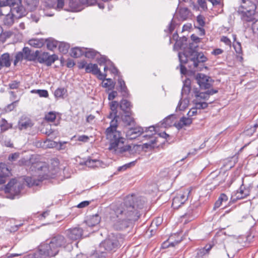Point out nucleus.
Here are the masks:
<instances>
[{"label":"nucleus","mask_w":258,"mask_h":258,"mask_svg":"<svg viewBox=\"0 0 258 258\" xmlns=\"http://www.w3.org/2000/svg\"><path fill=\"white\" fill-rule=\"evenodd\" d=\"M38 169H40V170L42 171V173H40V176H42V178L43 179L50 178L53 174V173L50 171L48 166L45 163H44L42 166L38 167Z\"/></svg>","instance_id":"obj_18"},{"label":"nucleus","mask_w":258,"mask_h":258,"mask_svg":"<svg viewBox=\"0 0 258 258\" xmlns=\"http://www.w3.org/2000/svg\"><path fill=\"white\" fill-rule=\"evenodd\" d=\"M249 195V191L248 189L245 188L242 185L240 186L239 190L236 193L237 199H241L246 198Z\"/></svg>","instance_id":"obj_24"},{"label":"nucleus","mask_w":258,"mask_h":258,"mask_svg":"<svg viewBox=\"0 0 258 258\" xmlns=\"http://www.w3.org/2000/svg\"><path fill=\"white\" fill-rule=\"evenodd\" d=\"M14 17L12 13L7 15L4 19V24L8 26L12 25L14 22Z\"/></svg>","instance_id":"obj_30"},{"label":"nucleus","mask_w":258,"mask_h":258,"mask_svg":"<svg viewBox=\"0 0 258 258\" xmlns=\"http://www.w3.org/2000/svg\"><path fill=\"white\" fill-rule=\"evenodd\" d=\"M180 241V240L175 241V242H171L170 243H169L168 242H165L163 243L162 247L163 248H166L169 246H174L176 244H177Z\"/></svg>","instance_id":"obj_54"},{"label":"nucleus","mask_w":258,"mask_h":258,"mask_svg":"<svg viewBox=\"0 0 258 258\" xmlns=\"http://www.w3.org/2000/svg\"><path fill=\"white\" fill-rule=\"evenodd\" d=\"M68 237L72 240H77L81 238L83 230L80 227H75L67 230Z\"/></svg>","instance_id":"obj_12"},{"label":"nucleus","mask_w":258,"mask_h":258,"mask_svg":"<svg viewBox=\"0 0 258 258\" xmlns=\"http://www.w3.org/2000/svg\"><path fill=\"white\" fill-rule=\"evenodd\" d=\"M177 15L182 20L188 19L190 16V12L187 8H180L178 11Z\"/></svg>","instance_id":"obj_19"},{"label":"nucleus","mask_w":258,"mask_h":258,"mask_svg":"<svg viewBox=\"0 0 258 258\" xmlns=\"http://www.w3.org/2000/svg\"><path fill=\"white\" fill-rule=\"evenodd\" d=\"M162 221L163 220L161 218L157 217L152 222L151 227H154V226L157 227L159 226L162 223Z\"/></svg>","instance_id":"obj_52"},{"label":"nucleus","mask_w":258,"mask_h":258,"mask_svg":"<svg viewBox=\"0 0 258 258\" xmlns=\"http://www.w3.org/2000/svg\"><path fill=\"white\" fill-rule=\"evenodd\" d=\"M135 164V161L131 162L129 163L126 164L122 166H120L118 168V171H125L127 168H129L131 167V166L134 165Z\"/></svg>","instance_id":"obj_47"},{"label":"nucleus","mask_w":258,"mask_h":258,"mask_svg":"<svg viewBox=\"0 0 258 258\" xmlns=\"http://www.w3.org/2000/svg\"><path fill=\"white\" fill-rule=\"evenodd\" d=\"M197 21L199 26L203 27L205 25V22L203 17L202 16H198L197 18Z\"/></svg>","instance_id":"obj_57"},{"label":"nucleus","mask_w":258,"mask_h":258,"mask_svg":"<svg viewBox=\"0 0 258 258\" xmlns=\"http://www.w3.org/2000/svg\"><path fill=\"white\" fill-rule=\"evenodd\" d=\"M9 6L11 9V13L15 18H21L24 16L26 14V10L22 6L21 0H10Z\"/></svg>","instance_id":"obj_6"},{"label":"nucleus","mask_w":258,"mask_h":258,"mask_svg":"<svg viewBox=\"0 0 258 258\" xmlns=\"http://www.w3.org/2000/svg\"><path fill=\"white\" fill-rule=\"evenodd\" d=\"M58 48L60 52L66 53L70 48V45L63 42H58Z\"/></svg>","instance_id":"obj_32"},{"label":"nucleus","mask_w":258,"mask_h":258,"mask_svg":"<svg viewBox=\"0 0 258 258\" xmlns=\"http://www.w3.org/2000/svg\"><path fill=\"white\" fill-rule=\"evenodd\" d=\"M118 122L116 120H111L110 126L105 131V135L109 146L108 149L117 155H122L126 152H130L131 146L124 145L125 139L121 133L116 130Z\"/></svg>","instance_id":"obj_2"},{"label":"nucleus","mask_w":258,"mask_h":258,"mask_svg":"<svg viewBox=\"0 0 258 258\" xmlns=\"http://www.w3.org/2000/svg\"><path fill=\"white\" fill-rule=\"evenodd\" d=\"M85 164L89 167L94 168L101 166V162L97 159H88L85 162Z\"/></svg>","instance_id":"obj_25"},{"label":"nucleus","mask_w":258,"mask_h":258,"mask_svg":"<svg viewBox=\"0 0 258 258\" xmlns=\"http://www.w3.org/2000/svg\"><path fill=\"white\" fill-rule=\"evenodd\" d=\"M227 196L224 194H221L218 200L216 202L215 204V208H219L222 205V202H227Z\"/></svg>","instance_id":"obj_35"},{"label":"nucleus","mask_w":258,"mask_h":258,"mask_svg":"<svg viewBox=\"0 0 258 258\" xmlns=\"http://www.w3.org/2000/svg\"><path fill=\"white\" fill-rule=\"evenodd\" d=\"M195 96L197 99H202L204 100H207L209 98L208 93L207 92H200L197 89H196L194 91Z\"/></svg>","instance_id":"obj_28"},{"label":"nucleus","mask_w":258,"mask_h":258,"mask_svg":"<svg viewBox=\"0 0 258 258\" xmlns=\"http://www.w3.org/2000/svg\"><path fill=\"white\" fill-rule=\"evenodd\" d=\"M31 92L38 94L40 97H47L48 96V93L45 90H33Z\"/></svg>","instance_id":"obj_41"},{"label":"nucleus","mask_w":258,"mask_h":258,"mask_svg":"<svg viewBox=\"0 0 258 258\" xmlns=\"http://www.w3.org/2000/svg\"><path fill=\"white\" fill-rule=\"evenodd\" d=\"M87 51H85V56L89 58H94L98 54V52L93 49H86Z\"/></svg>","instance_id":"obj_37"},{"label":"nucleus","mask_w":258,"mask_h":258,"mask_svg":"<svg viewBox=\"0 0 258 258\" xmlns=\"http://www.w3.org/2000/svg\"><path fill=\"white\" fill-rule=\"evenodd\" d=\"M189 104V100L185 98L183 100H180L178 103V106L176 108V109H178L179 110H183L185 108H186Z\"/></svg>","instance_id":"obj_33"},{"label":"nucleus","mask_w":258,"mask_h":258,"mask_svg":"<svg viewBox=\"0 0 258 258\" xmlns=\"http://www.w3.org/2000/svg\"><path fill=\"white\" fill-rule=\"evenodd\" d=\"M83 53L82 49L79 47H75L71 50V55L72 56L77 58L81 56Z\"/></svg>","instance_id":"obj_34"},{"label":"nucleus","mask_w":258,"mask_h":258,"mask_svg":"<svg viewBox=\"0 0 258 258\" xmlns=\"http://www.w3.org/2000/svg\"><path fill=\"white\" fill-rule=\"evenodd\" d=\"M11 62L10 58V54L8 53L3 54L0 56V70L4 67L9 68L10 67Z\"/></svg>","instance_id":"obj_17"},{"label":"nucleus","mask_w":258,"mask_h":258,"mask_svg":"<svg viewBox=\"0 0 258 258\" xmlns=\"http://www.w3.org/2000/svg\"><path fill=\"white\" fill-rule=\"evenodd\" d=\"M56 3V6H55V9L58 11L61 10L64 6V0H53Z\"/></svg>","instance_id":"obj_46"},{"label":"nucleus","mask_w":258,"mask_h":258,"mask_svg":"<svg viewBox=\"0 0 258 258\" xmlns=\"http://www.w3.org/2000/svg\"><path fill=\"white\" fill-rule=\"evenodd\" d=\"M56 118L55 113L53 112H50L45 115V119L47 121L52 122Z\"/></svg>","instance_id":"obj_45"},{"label":"nucleus","mask_w":258,"mask_h":258,"mask_svg":"<svg viewBox=\"0 0 258 258\" xmlns=\"http://www.w3.org/2000/svg\"><path fill=\"white\" fill-rule=\"evenodd\" d=\"M89 138L87 136L82 135L78 137V140L84 142H87L88 141Z\"/></svg>","instance_id":"obj_61"},{"label":"nucleus","mask_w":258,"mask_h":258,"mask_svg":"<svg viewBox=\"0 0 258 258\" xmlns=\"http://www.w3.org/2000/svg\"><path fill=\"white\" fill-rule=\"evenodd\" d=\"M23 57H24V54H23V52H18L15 56L16 61H20L23 59Z\"/></svg>","instance_id":"obj_64"},{"label":"nucleus","mask_w":258,"mask_h":258,"mask_svg":"<svg viewBox=\"0 0 258 258\" xmlns=\"http://www.w3.org/2000/svg\"><path fill=\"white\" fill-rule=\"evenodd\" d=\"M144 132L143 128L140 126L130 128L126 132V136L130 140L136 139Z\"/></svg>","instance_id":"obj_13"},{"label":"nucleus","mask_w":258,"mask_h":258,"mask_svg":"<svg viewBox=\"0 0 258 258\" xmlns=\"http://www.w3.org/2000/svg\"><path fill=\"white\" fill-rule=\"evenodd\" d=\"M90 204V202L88 201H83L80 204H79L77 207L78 208H83L87 206H88Z\"/></svg>","instance_id":"obj_59"},{"label":"nucleus","mask_w":258,"mask_h":258,"mask_svg":"<svg viewBox=\"0 0 258 258\" xmlns=\"http://www.w3.org/2000/svg\"><path fill=\"white\" fill-rule=\"evenodd\" d=\"M221 41L222 42H223L225 44L227 45H231V41L226 36H222L221 38Z\"/></svg>","instance_id":"obj_60"},{"label":"nucleus","mask_w":258,"mask_h":258,"mask_svg":"<svg viewBox=\"0 0 258 258\" xmlns=\"http://www.w3.org/2000/svg\"><path fill=\"white\" fill-rule=\"evenodd\" d=\"M11 174V171L7 165L0 163V185L5 183Z\"/></svg>","instance_id":"obj_11"},{"label":"nucleus","mask_w":258,"mask_h":258,"mask_svg":"<svg viewBox=\"0 0 258 258\" xmlns=\"http://www.w3.org/2000/svg\"><path fill=\"white\" fill-rule=\"evenodd\" d=\"M101 218L98 214H95L89 216L87 217L86 223L90 227H95L97 226L100 222Z\"/></svg>","instance_id":"obj_16"},{"label":"nucleus","mask_w":258,"mask_h":258,"mask_svg":"<svg viewBox=\"0 0 258 258\" xmlns=\"http://www.w3.org/2000/svg\"><path fill=\"white\" fill-rule=\"evenodd\" d=\"M117 95V92L116 91H112L108 95V99L109 100H112L115 98V97Z\"/></svg>","instance_id":"obj_63"},{"label":"nucleus","mask_w":258,"mask_h":258,"mask_svg":"<svg viewBox=\"0 0 258 258\" xmlns=\"http://www.w3.org/2000/svg\"><path fill=\"white\" fill-rule=\"evenodd\" d=\"M44 41L43 39H31L29 42L28 44L35 48H40L44 44Z\"/></svg>","instance_id":"obj_23"},{"label":"nucleus","mask_w":258,"mask_h":258,"mask_svg":"<svg viewBox=\"0 0 258 258\" xmlns=\"http://www.w3.org/2000/svg\"><path fill=\"white\" fill-rule=\"evenodd\" d=\"M135 201L138 202L135 196H127L122 203L110 206L109 218L115 230H124L138 219L140 214L136 208H142V204H135Z\"/></svg>","instance_id":"obj_1"},{"label":"nucleus","mask_w":258,"mask_h":258,"mask_svg":"<svg viewBox=\"0 0 258 258\" xmlns=\"http://www.w3.org/2000/svg\"><path fill=\"white\" fill-rule=\"evenodd\" d=\"M19 157V154L18 153H15L10 155L9 156V160L11 161H15L18 159Z\"/></svg>","instance_id":"obj_55"},{"label":"nucleus","mask_w":258,"mask_h":258,"mask_svg":"<svg viewBox=\"0 0 258 258\" xmlns=\"http://www.w3.org/2000/svg\"><path fill=\"white\" fill-rule=\"evenodd\" d=\"M47 47L49 50H53L58 45V41L53 39H48L46 40Z\"/></svg>","instance_id":"obj_27"},{"label":"nucleus","mask_w":258,"mask_h":258,"mask_svg":"<svg viewBox=\"0 0 258 258\" xmlns=\"http://www.w3.org/2000/svg\"><path fill=\"white\" fill-rule=\"evenodd\" d=\"M20 84L19 81H13L9 84V86L11 89H16L19 87Z\"/></svg>","instance_id":"obj_48"},{"label":"nucleus","mask_w":258,"mask_h":258,"mask_svg":"<svg viewBox=\"0 0 258 258\" xmlns=\"http://www.w3.org/2000/svg\"><path fill=\"white\" fill-rule=\"evenodd\" d=\"M67 142H59L58 143L56 142H53L52 144H51L52 145H55V146L57 148V149L59 150H64L66 149V147L64 145L67 144Z\"/></svg>","instance_id":"obj_43"},{"label":"nucleus","mask_w":258,"mask_h":258,"mask_svg":"<svg viewBox=\"0 0 258 258\" xmlns=\"http://www.w3.org/2000/svg\"><path fill=\"white\" fill-rule=\"evenodd\" d=\"M97 61L99 65L101 66L107 63V60L104 56H101L99 58H97Z\"/></svg>","instance_id":"obj_58"},{"label":"nucleus","mask_w":258,"mask_h":258,"mask_svg":"<svg viewBox=\"0 0 258 258\" xmlns=\"http://www.w3.org/2000/svg\"><path fill=\"white\" fill-rule=\"evenodd\" d=\"M119 105L117 101H112L110 105V109L111 111L108 115V118L111 120H116L118 121V118H119V115H117V108Z\"/></svg>","instance_id":"obj_15"},{"label":"nucleus","mask_w":258,"mask_h":258,"mask_svg":"<svg viewBox=\"0 0 258 258\" xmlns=\"http://www.w3.org/2000/svg\"><path fill=\"white\" fill-rule=\"evenodd\" d=\"M195 107L197 109H205L208 107V103L205 102H196Z\"/></svg>","instance_id":"obj_44"},{"label":"nucleus","mask_w":258,"mask_h":258,"mask_svg":"<svg viewBox=\"0 0 258 258\" xmlns=\"http://www.w3.org/2000/svg\"><path fill=\"white\" fill-rule=\"evenodd\" d=\"M173 115H170L166 117L162 122V125L164 127L170 126L172 124H174L173 119L174 118Z\"/></svg>","instance_id":"obj_31"},{"label":"nucleus","mask_w":258,"mask_h":258,"mask_svg":"<svg viewBox=\"0 0 258 258\" xmlns=\"http://www.w3.org/2000/svg\"><path fill=\"white\" fill-rule=\"evenodd\" d=\"M22 188V184L15 179H12L6 185L5 191L10 194V198L14 199L16 196L20 194Z\"/></svg>","instance_id":"obj_7"},{"label":"nucleus","mask_w":258,"mask_h":258,"mask_svg":"<svg viewBox=\"0 0 258 258\" xmlns=\"http://www.w3.org/2000/svg\"><path fill=\"white\" fill-rule=\"evenodd\" d=\"M30 50L28 47H25L23 49V53H24L25 57L26 58L30 60L31 59V57L30 56Z\"/></svg>","instance_id":"obj_53"},{"label":"nucleus","mask_w":258,"mask_h":258,"mask_svg":"<svg viewBox=\"0 0 258 258\" xmlns=\"http://www.w3.org/2000/svg\"><path fill=\"white\" fill-rule=\"evenodd\" d=\"M67 93V90L64 88H58L54 92L56 98H63Z\"/></svg>","instance_id":"obj_36"},{"label":"nucleus","mask_w":258,"mask_h":258,"mask_svg":"<svg viewBox=\"0 0 258 258\" xmlns=\"http://www.w3.org/2000/svg\"><path fill=\"white\" fill-rule=\"evenodd\" d=\"M32 125L31 121L28 118L21 119L18 123V127L20 130H25Z\"/></svg>","instance_id":"obj_20"},{"label":"nucleus","mask_w":258,"mask_h":258,"mask_svg":"<svg viewBox=\"0 0 258 258\" xmlns=\"http://www.w3.org/2000/svg\"><path fill=\"white\" fill-rule=\"evenodd\" d=\"M0 126L2 130L5 131L11 127V125L8 123L5 119L2 118L0 119Z\"/></svg>","instance_id":"obj_39"},{"label":"nucleus","mask_w":258,"mask_h":258,"mask_svg":"<svg viewBox=\"0 0 258 258\" xmlns=\"http://www.w3.org/2000/svg\"><path fill=\"white\" fill-rule=\"evenodd\" d=\"M57 59V57L56 55H49L48 54L47 57V61L45 62V64L47 66H50L52 63H53L55 60Z\"/></svg>","instance_id":"obj_40"},{"label":"nucleus","mask_w":258,"mask_h":258,"mask_svg":"<svg viewBox=\"0 0 258 258\" xmlns=\"http://www.w3.org/2000/svg\"><path fill=\"white\" fill-rule=\"evenodd\" d=\"M49 53L48 52H43L37 57V60L40 63H45L47 61V57Z\"/></svg>","instance_id":"obj_42"},{"label":"nucleus","mask_w":258,"mask_h":258,"mask_svg":"<svg viewBox=\"0 0 258 258\" xmlns=\"http://www.w3.org/2000/svg\"><path fill=\"white\" fill-rule=\"evenodd\" d=\"M25 2L28 9L31 11L34 10L39 3L38 0H25Z\"/></svg>","instance_id":"obj_29"},{"label":"nucleus","mask_w":258,"mask_h":258,"mask_svg":"<svg viewBox=\"0 0 258 258\" xmlns=\"http://www.w3.org/2000/svg\"><path fill=\"white\" fill-rule=\"evenodd\" d=\"M41 131L43 134L48 136H49L53 133V131L51 130L50 125L46 126L45 127H43Z\"/></svg>","instance_id":"obj_49"},{"label":"nucleus","mask_w":258,"mask_h":258,"mask_svg":"<svg viewBox=\"0 0 258 258\" xmlns=\"http://www.w3.org/2000/svg\"><path fill=\"white\" fill-rule=\"evenodd\" d=\"M123 242V237L120 234L112 233L100 244L98 249L93 253L92 256L103 258L106 251L116 250Z\"/></svg>","instance_id":"obj_4"},{"label":"nucleus","mask_w":258,"mask_h":258,"mask_svg":"<svg viewBox=\"0 0 258 258\" xmlns=\"http://www.w3.org/2000/svg\"><path fill=\"white\" fill-rule=\"evenodd\" d=\"M187 38L185 37H183L179 40H177L174 44V48L178 47H181L183 45V42H186Z\"/></svg>","instance_id":"obj_51"},{"label":"nucleus","mask_w":258,"mask_h":258,"mask_svg":"<svg viewBox=\"0 0 258 258\" xmlns=\"http://www.w3.org/2000/svg\"><path fill=\"white\" fill-rule=\"evenodd\" d=\"M190 190L188 189L178 193L173 199L172 207L178 209L187 200Z\"/></svg>","instance_id":"obj_8"},{"label":"nucleus","mask_w":258,"mask_h":258,"mask_svg":"<svg viewBox=\"0 0 258 258\" xmlns=\"http://www.w3.org/2000/svg\"><path fill=\"white\" fill-rule=\"evenodd\" d=\"M146 132H150L151 133L148 135H146L144 137H150L156 133L155 127L154 126H150L148 128L146 127L145 129Z\"/></svg>","instance_id":"obj_50"},{"label":"nucleus","mask_w":258,"mask_h":258,"mask_svg":"<svg viewBox=\"0 0 258 258\" xmlns=\"http://www.w3.org/2000/svg\"><path fill=\"white\" fill-rule=\"evenodd\" d=\"M121 116V118L123 123L127 125H132L134 123V119L131 116V112L124 113Z\"/></svg>","instance_id":"obj_21"},{"label":"nucleus","mask_w":258,"mask_h":258,"mask_svg":"<svg viewBox=\"0 0 258 258\" xmlns=\"http://www.w3.org/2000/svg\"><path fill=\"white\" fill-rule=\"evenodd\" d=\"M214 247V245L211 244L206 245L204 248L200 249L198 252V255L199 256H202L207 254H208L210 250Z\"/></svg>","instance_id":"obj_26"},{"label":"nucleus","mask_w":258,"mask_h":258,"mask_svg":"<svg viewBox=\"0 0 258 258\" xmlns=\"http://www.w3.org/2000/svg\"><path fill=\"white\" fill-rule=\"evenodd\" d=\"M103 81L102 82V86L104 88H108L109 89H112L113 88V85L112 84L113 82L110 79H107L105 80V78L104 80H102Z\"/></svg>","instance_id":"obj_38"},{"label":"nucleus","mask_w":258,"mask_h":258,"mask_svg":"<svg viewBox=\"0 0 258 258\" xmlns=\"http://www.w3.org/2000/svg\"><path fill=\"white\" fill-rule=\"evenodd\" d=\"M197 114V109L196 107L192 108L187 113L188 117H190Z\"/></svg>","instance_id":"obj_56"},{"label":"nucleus","mask_w":258,"mask_h":258,"mask_svg":"<svg viewBox=\"0 0 258 258\" xmlns=\"http://www.w3.org/2000/svg\"><path fill=\"white\" fill-rule=\"evenodd\" d=\"M86 73H91L97 75L100 80H104L106 77V74H102L96 64L89 63L86 68Z\"/></svg>","instance_id":"obj_10"},{"label":"nucleus","mask_w":258,"mask_h":258,"mask_svg":"<svg viewBox=\"0 0 258 258\" xmlns=\"http://www.w3.org/2000/svg\"><path fill=\"white\" fill-rule=\"evenodd\" d=\"M192 121V119L190 117H182L180 120L174 123V125L178 129L180 130L189 126Z\"/></svg>","instance_id":"obj_14"},{"label":"nucleus","mask_w":258,"mask_h":258,"mask_svg":"<svg viewBox=\"0 0 258 258\" xmlns=\"http://www.w3.org/2000/svg\"><path fill=\"white\" fill-rule=\"evenodd\" d=\"M131 103L127 100L123 99L119 103V107L124 113L131 112L130 110Z\"/></svg>","instance_id":"obj_22"},{"label":"nucleus","mask_w":258,"mask_h":258,"mask_svg":"<svg viewBox=\"0 0 258 258\" xmlns=\"http://www.w3.org/2000/svg\"><path fill=\"white\" fill-rule=\"evenodd\" d=\"M88 64L87 63L86 61L85 60H82L78 63V67L79 69H84L85 68L86 69V67L87 66Z\"/></svg>","instance_id":"obj_62"},{"label":"nucleus","mask_w":258,"mask_h":258,"mask_svg":"<svg viewBox=\"0 0 258 258\" xmlns=\"http://www.w3.org/2000/svg\"><path fill=\"white\" fill-rule=\"evenodd\" d=\"M197 47V46H194L192 43H190L189 47L182 53H178L180 62V72L182 74H185L186 72V69L183 64L187 63L190 69H196L199 63L207 61V58L203 53L198 52L196 50Z\"/></svg>","instance_id":"obj_3"},{"label":"nucleus","mask_w":258,"mask_h":258,"mask_svg":"<svg viewBox=\"0 0 258 258\" xmlns=\"http://www.w3.org/2000/svg\"><path fill=\"white\" fill-rule=\"evenodd\" d=\"M241 5L238 13L241 15V19L246 22H255V11L258 0H240Z\"/></svg>","instance_id":"obj_5"},{"label":"nucleus","mask_w":258,"mask_h":258,"mask_svg":"<svg viewBox=\"0 0 258 258\" xmlns=\"http://www.w3.org/2000/svg\"><path fill=\"white\" fill-rule=\"evenodd\" d=\"M196 80L202 89H209L212 85V79L203 74H198L196 76Z\"/></svg>","instance_id":"obj_9"}]
</instances>
